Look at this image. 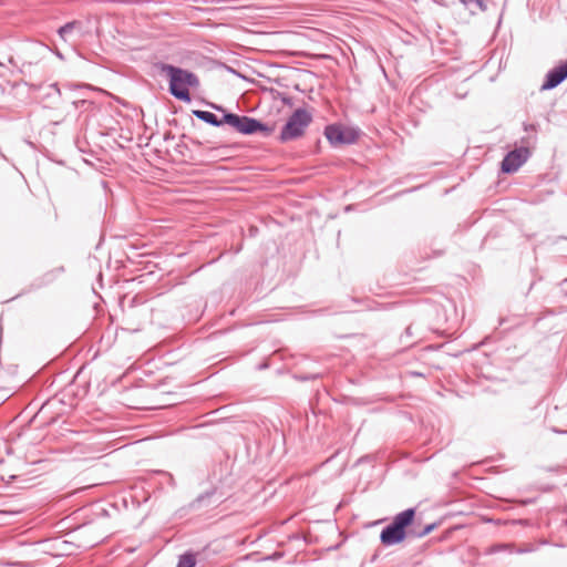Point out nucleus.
Segmentation results:
<instances>
[{"instance_id": "nucleus-1", "label": "nucleus", "mask_w": 567, "mask_h": 567, "mask_svg": "<svg viewBox=\"0 0 567 567\" xmlns=\"http://www.w3.org/2000/svg\"><path fill=\"white\" fill-rule=\"evenodd\" d=\"M192 113L196 118L206 124L215 127L227 124L243 135L260 134L262 137H269L275 132V124L269 125L247 115L225 112L223 117L219 118L216 114L209 111L193 110Z\"/></svg>"}, {"instance_id": "nucleus-2", "label": "nucleus", "mask_w": 567, "mask_h": 567, "mask_svg": "<svg viewBox=\"0 0 567 567\" xmlns=\"http://www.w3.org/2000/svg\"><path fill=\"white\" fill-rule=\"evenodd\" d=\"M156 66L161 73L168 76L169 94L182 102L189 103L192 101L189 89L199 86L198 76L192 71L168 63L159 62Z\"/></svg>"}, {"instance_id": "nucleus-3", "label": "nucleus", "mask_w": 567, "mask_h": 567, "mask_svg": "<svg viewBox=\"0 0 567 567\" xmlns=\"http://www.w3.org/2000/svg\"><path fill=\"white\" fill-rule=\"evenodd\" d=\"M416 508L410 507L396 514L392 522L380 533V542L383 546H394L403 543L411 536L410 528L415 520Z\"/></svg>"}, {"instance_id": "nucleus-4", "label": "nucleus", "mask_w": 567, "mask_h": 567, "mask_svg": "<svg viewBox=\"0 0 567 567\" xmlns=\"http://www.w3.org/2000/svg\"><path fill=\"white\" fill-rule=\"evenodd\" d=\"M312 122V114L306 109L299 107L288 117L278 136L280 143H287L303 136L307 127Z\"/></svg>"}, {"instance_id": "nucleus-5", "label": "nucleus", "mask_w": 567, "mask_h": 567, "mask_svg": "<svg viewBox=\"0 0 567 567\" xmlns=\"http://www.w3.org/2000/svg\"><path fill=\"white\" fill-rule=\"evenodd\" d=\"M323 135L332 147H339L354 144L360 136V130L341 123H332L324 127Z\"/></svg>"}, {"instance_id": "nucleus-6", "label": "nucleus", "mask_w": 567, "mask_h": 567, "mask_svg": "<svg viewBox=\"0 0 567 567\" xmlns=\"http://www.w3.org/2000/svg\"><path fill=\"white\" fill-rule=\"evenodd\" d=\"M536 141V136H527L522 138V143L526 146H520L509 151L501 163V171L505 174H513L527 162L530 156L528 145Z\"/></svg>"}, {"instance_id": "nucleus-7", "label": "nucleus", "mask_w": 567, "mask_h": 567, "mask_svg": "<svg viewBox=\"0 0 567 567\" xmlns=\"http://www.w3.org/2000/svg\"><path fill=\"white\" fill-rule=\"evenodd\" d=\"M567 79V60L561 64L549 70L545 76L540 90L549 91L557 87Z\"/></svg>"}, {"instance_id": "nucleus-8", "label": "nucleus", "mask_w": 567, "mask_h": 567, "mask_svg": "<svg viewBox=\"0 0 567 567\" xmlns=\"http://www.w3.org/2000/svg\"><path fill=\"white\" fill-rule=\"evenodd\" d=\"M422 339L423 333L421 329L416 327L414 323L408 326L404 333L401 336V341L408 347L414 344L416 341Z\"/></svg>"}, {"instance_id": "nucleus-9", "label": "nucleus", "mask_w": 567, "mask_h": 567, "mask_svg": "<svg viewBox=\"0 0 567 567\" xmlns=\"http://www.w3.org/2000/svg\"><path fill=\"white\" fill-rule=\"evenodd\" d=\"M82 22L78 20H73L66 22L62 27L58 29V34L63 41H68L74 30H81Z\"/></svg>"}, {"instance_id": "nucleus-10", "label": "nucleus", "mask_w": 567, "mask_h": 567, "mask_svg": "<svg viewBox=\"0 0 567 567\" xmlns=\"http://www.w3.org/2000/svg\"><path fill=\"white\" fill-rule=\"evenodd\" d=\"M436 526H437L436 523H431V524L425 525L423 528H417L413 524L410 528V534L413 537L421 538V537L429 535L431 532H433L436 528Z\"/></svg>"}, {"instance_id": "nucleus-11", "label": "nucleus", "mask_w": 567, "mask_h": 567, "mask_svg": "<svg viewBox=\"0 0 567 567\" xmlns=\"http://www.w3.org/2000/svg\"><path fill=\"white\" fill-rule=\"evenodd\" d=\"M215 494V489L207 491L199 494L190 504L192 509L200 508L205 501L209 499Z\"/></svg>"}, {"instance_id": "nucleus-12", "label": "nucleus", "mask_w": 567, "mask_h": 567, "mask_svg": "<svg viewBox=\"0 0 567 567\" xmlns=\"http://www.w3.org/2000/svg\"><path fill=\"white\" fill-rule=\"evenodd\" d=\"M196 565L195 556L190 553H186L179 556L176 567H194Z\"/></svg>"}, {"instance_id": "nucleus-13", "label": "nucleus", "mask_w": 567, "mask_h": 567, "mask_svg": "<svg viewBox=\"0 0 567 567\" xmlns=\"http://www.w3.org/2000/svg\"><path fill=\"white\" fill-rule=\"evenodd\" d=\"M64 272V267L60 266L56 267L48 272H45L42 277L43 284H50L59 275Z\"/></svg>"}, {"instance_id": "nucleus-14", "label": "nucleus", "mask_w": 567, "mask_h": 567, "mask_svg": "<svg viewBox=\"0 0 567 567\" xmlns=\"http://www.w3.org/2000/svg\"><path fill=\"white\" fill-rule=\"evenodd\" d=\"M465 7L472 8V6L477 7L481 11H486L487 6L485 0H460Z\"/></svg>"}, {"instance_id": "nucleus-15", "label": "nucleus", "mask_w": 567, "mask_h": 567, "mask_svg": "<svg viewBox=\"0 0 567 567\" xmlns=\"http://www.w3.org/2000/svg\"><path fill=\"white\" fill-rule=\"evenodd\" d=\"M212 109H214L215 111L217 112H221L223 115L225 114V112H228L224 106L221 105H218V104H215V103H209L208 104Z\"/></svg>"}, {"instance_id": "nucleus-16", "label": "nucleus", "mask_w": 567, "mask_h": 567, "mask_svg": "<svg viewBox=\"0 0 567 567\" xmlns=\"http://www.w3.org/2000/svg\"><path fill=\"white\" fill-rule=\"evenodd\" d=\"M319 377V374H303V375H300L299 377V380L301 381H310V380H315Z\"/></svg>"}, {"instance_id": "nucleus-17", "label": "nucleus", "mask_w": 567, "mask_h": 567, "mask_svg": "<svg viewBox=\"0 0 567 567\" xmlns=\"http://www.w3.org/2000/svg\"><path fill=\"white\" fill-rule=\"evenodd\" d=\"M86 103H89V101L85 99H82V100L74 101L73 105L75 106V109H79V107L84 106Z\"/></svg>"}, {"instance_id": "nucleus-18", "label": "nucleus", "mask_w": 567, "mask_h": 567, "mask_svg": "<svg viewBox=\"0 0 567 567\" xmlns=\"http://www.w3.org/2000/svg\"><path fill=\"white\" fill-rule=\"evenodd\" d=\"M50 89L53 90L59 96H61V90L58 83L50 84Z\"/></svg>"}, {"instance_id": "nucleus-19", "label": "nucleus", "mask_w": 567, "mask_h": 567, "mask_svg": "<svg viewBox=\"0 0 567 567\" xmlns=\"http://www.w3.org/2000/svg\"><path fill=\"white\" fill-rule=\"evenodd\" d=\"M523 127H524V131H526V132H528V131H536V125L535 124L524 123Z\"/></svg>"}, {"instance_id": "nucleus-20", "label": "nucleus", "mask_w": 567, "mask_h": 567, "mask_svg": "<svg viewBox=\"0 0 567 567\" xmlns=\"http://www.w3.org/2000/svg\"><path fill=\"white\" fill-rule=\"evenodd\" d=\"M282 102H284L285 104H287V105H291V99H289V97H284V99H282Z\"/></svg>"}, {"instance_id": "nucleus-21", "label": "nucleus", "mask_w": 567, "mask_h": 567, "mask_svg": "<svg viewBox=\"0 0 567 567\" xmlns=\"http://www.w3.org/2000/svg\"><path fill=\"white\" fill-rule=\"evenodd\" d=\"M499 546H494L492 547L488 553H495L496 550H498Z\"/></svg>"}]
</instances>
